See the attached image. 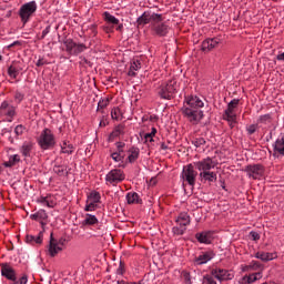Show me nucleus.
<instances>
[{
	"mask_svg": "<svg viewBox=\"0 0 284 284\" xmlns=\"http://www.w3.org/2000/svg\"><path fill=\"white\" fill-rule=\"evenodd\" d=\"M185 103L186 104L182 108V114L192 125H197L204 116L203 106L205 103L196 95L185 98Z\"/></svg>",
	"mask_w": 284,
	"mask_h": 284,
	"instance_id": "1",
	"label": "nucleus"
},
{
	"mask_svg": "<svg viewBox=\"0 0 284 284\" xmlns=\"http://www.w3.org/2000/svg\"><path fill=\"white\" fill-rule=\"evenodd\" d=\"M37 143L40 150H54V146L57 145V138L54 136L52 130L45 128L37 138Z\"/></svg>",
	"mask_w": 284,
	"mask_h": 284,
	"instance_id": "2",
	"label": "nucleus"
},
{
	"mask_svg": "<svg viewBox=\"0 0 284 284\" xmlns=\"http://www.w3.org/2000/svg\"><path fill=\"white\" fill-rule=\"evenodd\" d=\"M38 8H39V6L37 4V1H34V0H32L30 2H26L24 4H22L20 7L19 17H20L23 26H26V23L30 22V19H32L34 17V14H37Z\"/></svg>",
	"mask_w": 284,
	"mask_h": 284,
	"instance_id": "3",
	"label": "nucleus"
},
{
	"mask_svg": "<svg viewBox=\"0 0 284 284\" xmlns=\"http://www.w3.org/2000/svg\"><path fill=\"white\" fill-rule=\"evenodd\" d=\"M196 176H199V172L194 170V165L187 164L183 166L181 179L183 180V183H187L191 187H194L196 185Z\"/></svg>",
	"mask_w": 284,
	"mask_h": 284,
	"instance_id": "4",
	"label": "nucleus"
},
{
	"mask_svg": "<svg viewBox=\"0 0 284 284\" xmlns=\"http://www.w3.org/2000/svg\"><path fill=\"white\" fill-rule=\"evenodd\" d=\"M176 80H169L165 84L160 87L158 94L161 99L170 100L176 94Z\"/></svg>",
	"mask_w": 284,
	"mask_h": 284,
	"instance_id": "5",
	"label": "nucleus"
},
{
	"mask_svg": "<svg viewBox=\"0 0 284 284\" xmlns=\"http://www.w3.org/2000/svg\"><path fill=\"white\" fill-rule=\"evenodd\" d=\"M63 245H65V239L61 237L57 240L51 233L48 248L50 256H57L59 252H63Z\"/></svg>",
	"mask_w": 284,
	"mask_h": 284,
	"instance_id": "6",
	"label": "nucleus"
},
{
	"mask_svg": "<svg viewBox=\"0 0 284 284\" xmlns=\"http://www.w3.org/2000/svg\"><path fill=\"white\" fill-rule=\"evenodd\" d=\"M176 223L179 226L173 227V234H178L179 236H183L185 234V227L190 225V215L187 213H180L176 219Z\"/></svg>",
	"mask_w": 284,
	"mask_h": 284,
	"instance_id": "7",
	"label": "nucleus"
},
{
	"mask_svg": "<svg viewBox=\"0 0 284 284\" xmlns=\"http://www.w3.org/2000/svg\"><path fill=\"white\" fill-rule=\"evenodd\" d=\"M151 30L156 34V37H166L170 32V27L163 22V14H160V19L151 24Z\"/></svg>",
	"mask_w": 284,
	"mask_h": 284,
	"instance_id": "8",
	"label": "nucleus"
},
{
	"mask_svg": "<svg viewBox=\"0 0 284 284\" xmlns=\"http://www.w3.org/2000/svg\"><path fill=\"white\" fill-rule=\"evenodd\" d=\"M105 181L108 185H118L121 181H125V174L120 169H113L106 174Z\"/></svg>",
	"mask_w": 284,
	"mask_h": 284,
	"instance_id": "9",
	"label": "nucleus"
},
{
	"mask_svg": "<svg viewBox=\"0 0 284 284\" xmlns=\"http://www.w3.org/2000/svg\"><path fill=\"white\" fill-rule=\"evenodd\" d=\"M239 99H233L224 111L223 119L224 121H234L236 119V110H239Z\"/></svg>",
	"mask_w": 284,
	"mask_h": 284,
	"instance_id": "10",
	"label": "nucleus"
},
{
	"mask_svg": "<svg viewBox=\"0 0 284 284\" xmlns=\"http://www.w3.org/2000/svg\"><path fill=\"white\" fill-rule=\"evenodd\" d=\"M159 19H161V14L144 11L143 14L138 18L136 23L138 26H148V23L153 26L154 21H159Z\"/></svg>",
	"mask_w": 284,
	"mask_h": 284,
	"instance_id": "11",
	"label": "nucleus"
},
{
	"mask_svg": "<svg viewBox=\"0 0 284 284\" xmlns=\"http://www.w3.org/2000/svg\"><path fill=\"white\" fill-rule=\"evenodd\" d=\"M194 165L199 172H210V170H214V168H216V163L210 156L195 162Z\"/></svg>",
	"mask_w": 284,
	"mask_h": 284,
	"instance_id": "12",
	"label": "nucleus"
},
{
	"mask_svg": "<svg viewBox=\"0 0 284 284\" xmlns=\"http://www.w3.org/2000/svg\"><path fill=\"white\" fill-rule=\"evenodd\" d=\"M214 256H216L214 251L212 250L204 251V252H201L199 256L194 257L193 263L194 265H205L206 263H210V261H212Z\"/></svg>",
	"mask_w": 284,
	"mask_h": 284,
	"instance_id": "13",
	"label": "nucleus"
},
{
	"mask_svg": "<svg viewBox=\"0 0 284 284\" xmlns=\"http://www.w3.org/2000/svg\"><path fill=\"white\" fill-rule=\"evenodd\" d=\"M245 172L250 176V179H261L263 176L265 169L261 164H250L246 166Z\"/></svg>",
	"mask_w": 284,
	"mask_h": 284,
	"instance_id": "14",
	"label": "nucleus"
},
{
	"mask_svg": "<svg viewBox=\"0 0 284 284\" xmlns=\"http://www.w3.org/2000/svg\"><path fill=\"white\" fill-rule=\"evenodd\" d=\"M0 112L4 116H8L10 121L17 116V108L14 105L10 104L8 101H3L0 105Z\"/></svg>",
	"mask_w": 284,
	"mask_h": 284,
	"instance_id": "15",
	"label": "nucleus"
},
{
	"mask_svg": "<svg viewBox=\"0 0 284 284\" xmlns=\"http://www.w3.org/2000/svg\"><path fill=\"white\" fill-rule=\"evenodd\" d=\"M195 239L199 243H203L204 245H211L212 241H214V232L204 231L196 233Z\"/></svg>",
	"mask_w": 284,
	"mask_h": 284,
	"instance_id": "16",
	"label": "nucleus"
},
{
	"mask_svg": "<svg viewBox=\"0 0 284 284\" xmlns=\"http://www.w3.org/2000/svg\"><path fill=\"white\" fill-rule=\"evenodd\" d=\"M1 274L2 276H4V278L12 282L17 276V271H14V268L10 264L3 263L1 264Z\"/></svg>",
	"mask_w": 284,
	"mask_h": 284,
	"instance_id": "17",
	"label": "nucleus"
},
{
	"mask_svg": "<svg viewBox=\"0 0 284 284\" xmlns=\"http://www.w3.org/2000/svg\"><path fill=\"white\" fill-rule=\"evenodd\" d=\"M221 43L219 38H209L202 42V52H211L216 45Z\"/></svg>",
	"mask_w": 284,
	"mask_h": 284,
	"instance_id": "18",
	"label": "nucleus"
},
{
	"mask_svg": "<svg viewBox=\"0 0 284 284\" xmlns=\"http://www.w3.org/2000/svg\"><path fill=\"white\" fill-rule=\"evenodd\" d=\"M274 152L275 154H280L284 156V133L281 134L274 143Z\"/></svg>",
	"mask_w": 284,
	"mask_h": 284,
	"instance_id": "19",
	"label": "nucleus"
},
{
	"mask_svg": "<svg viewBox=\"0 0 284 284\" xmlns=\"http://www.w3.org/2000/svg\"><path fill=\"white\" fill-rule=\"evenodd\" d=\"M263 278V274L261 272L257 273H252L250 275H245L242 278V284H252V283H256V281Z\"/></svg>",
	"mask_w": 284,
	"mask_h": 284,
	"instance_id": "20",
	"label": "nucleus"
},
{
	"mask_svg": "<svg viewBox=\"0 0 284 284\" xmlns=\"http://www.w3.org/2000/svg\"><path fill=\"white\" fill-rule=\"evenodd\" d=\"M34 149L33 142H23L20 152L22 156H26V159L30 158L32 154V150Z\"/></svg>",
	"mask_w": 284,
	"mask_h": 284,
	"instance_id": "21",
	"label": "nucleus"
},
{
	"mask_svg": "<svg viewBox=\"0 0 284 284\" xmlns=\"http://www.w3.org/2000/svg\"><path fill=\"white\" fill-rule=\"evenodd\" d=\"M128 152H129V155L126 158V161H129V163L136 162V160L139 159V154H141V150H139V148L136 146L130 148Z\"/></svg>",
	"mask_w": 284,
	"mask_h": 284,
	"instance_id": "22",
	"label": "nucleus"
},
{
	"mask_svg": "<svg viewBox=\"0 0 284 284\" xmlns=\"http://www.w3.org/2000/svg\"><path fill=\"white\" fill-rule=\"evenodd\" d=\"M200 179L201 181H207L209 183H214L217 176L215 172L204 171V172H200Z\"/></svg>",
	"mask_w": 284,
	"mask_h": 284,
	"instance_id": "23",
	"label": "nucleus"
},
{
	"mask_svg": "<svg viewBox=\"0 0 284 284\" xmlns=\"http://www.w3.org/2000/svg\"><path fill=\"white\" fill-rule=\"evenodd\" d=\"M38 202L47 207H54V205H57L54 196L52 195L41 196L40 199H38Z\"/></svg>",
	"mask_w": 284,
	"mask_h": 284,
	"instance_id": "24",
	"label": "nucleus"
},
{
	"mask_svg": "<svg viewBox=\"0 0 284 284\" xmlns=\"http://www.w3.org/2000/svg\"><path fill=\"white\" fill-rule=\"evenodd\" d=\"M27 243L31 245H41L43 243V233H39V235H27L26 237Z\"/></svg>",
	"mask_w": 284,
	"mask_h": 284,
	"instance_id": "25",
	"label": "nucleus"
},
{
	"mask_svg": "<svg viewBox=\"0 0 284 284\" xmlns=\"http://www.w3.org/2000/svg\"><path fill=\"white\" fill-rule=\"evenodd\" d=\"M211 274L217 278V281H225L227 278V271L223 268H213Z\"/></svg>",
	"mask_w": 284,
	"mask_h": 284,
	"instance_id": "26",
	"label": "nucleus"
},
{
	"mask_svg": "<svg viewBox=\"0 0 284 284\" xmlns=\"http://www.w3.org/2000/svg\"><path fill=\"white\" fill-rule=\"evenodd\" d=\"M255 258H260V261L264 262L274 261V258H276V253L257 252Z\"/></svg>",
	"mask_w": 284,
	"mask_h": 284,
	"instance_id": "27",
	"label": "nucleus"
},
{
	"mask_svg": "<svg viewBox=\"0 0 284 284\" xmlns=\"http://www.w3.org/2000/svg\"><path fill=\"white\" fill-rule=\"evenodd\" d=\"M21 161L19 154L10 155L9 161L3 162L4 168H14Z\"/></svg>",
	"mask_w": 284,
	"mask_h": 284,
	"instance_id": "28",
	"label": "nucleus"
},
{
	"mask_svg": "<svg viewBox=\"0 0 284 284\" xmlns=\"http://www.w3.org/2000/svg\"><path fill=\"white\" fill-rule=\"evenodd\" d=\"M63 44L65 45V52H68V54H74V48L77 47V42H74V40L72 39H67L63 41Z\"/></svg>",
	"mask_w": 284,
	"mask_h": 284,
	"instance_id": "29",
	"label": "nucleus"
},
{
	"mask_svg": "<svg viewBox=\"0 0 284 284\" xmlns=\"http://www.w3.org/2000/svg\"><path fill=\"white\" fill-rule=\"evenodd\" d=\"M99 223V219L92 214H85L82 225H97Z\"/></svg>",
	"mask_w": 284,
	"mask_h": 284,
	"instance_id": "30",
	"label": "nucleus"
},
{
	"mask_svg": "<svg viewBox=\"0 0 284 284\" xmlns=\"http://www.w3.org/2000/svg\"><path fill=\"white\" fill-rule=\"evenodd\" d=\"M104 17V21H106V23H111L112 26H119V19H116V17L110 14V12L105 11L103 13Z\"/></svg>",
	"mask_w": 284,
	"mask_h": 284,
	"instance_id": "31",
	"label": "nucleus"
},
{
	"mask_svg": "<svg viewBox=\"0 0 284 284\" xmlns=\"http://www.w3.org/2000/svg\"><path fill=\"white\" fill-rule=\"evenodd\" d=\"M62 154H72L74 152V146L71 143L63 142L61 145Z\"/></svg>",
	"mask_w": 284,
	"mask_h": 284,
	"instance_id": "32",
	"label": "nucleus"
},
{
	"mask_svg": "<svg viewBox=\"0 0 284 284\" xmlns=\"http://www.w3.org/2000/svg\"><path fill=\"white\" fill-rule=\"evenodd\" d=\"M88 201H90L91 203H100L101 202V193L93 191L90 193V195L88 196Z\"/></svg>",
	"mask_w": 284,
	"mask_h": 284,
	"instance_id": "33",
	"label": "nucleus"
},
{
	"mask_svg": "<svg viewBox=\"0 0 284 284\" xmlns=\"http://www.w3.org/2000/svg\"><path fill=\"white\" fill-rule=\"evenodd\" d=\"M121 134H123V126L119 125L110 134V141H114V139L121 136Z\"/></svg>",
	"mask_w": 284,
	"mask_h": 284,
	"instance_id": "34",
	"label": "nucleus"
},
{
	"mask_svg": "<svg viewBox=\"0 0 284 284\" xmlns=\"http://www.w3.org/2000/svg\"><path fill=\"white\" fill-rule=\"evenodd\" d=\"M38 221L41 223L42 227L43 225H45V222H43L48 221V213L45 212V210L38 211Z\"/></svg>",
	"mask_w": 284,
	"mask_h": 284,
	"instance_id": "35",
	"label": "nucleus"
},
{
	"mask_svg": "<svg viewBox=\"0 0 284 284\" xmlns=\"http://www.w3.org/2000/svg\"><path fill=\"white\" fill-rule=\"evenodd\" d=\"M85 50H88V47L83 43H75V48L73 50V57H77L79 54H81V52H85Z\"/></svg>",
	"mask_w": 284,
	"mask_h": 284,
	"instance_id": "36",
	"label": "nucleus"
},
{
	"mask_svg": "<svg viewBox=\"0 0 284 284\" xmlns=\"http://www.w3.org/2000/svg\"><path fill=\"white\" fill-rule=\"evenodd\" d=\"M126 201H128L129 205H132V203H139V194L138 193H128Z\"/></svg>",
	"mask_w": 284,
	"mask_h": 284,
	"instance_id": "37",
	"label": "nucleus"
},
{
	"mask_svg": "<svg viewBox=\"0 0 284 284\" xmlns=\"http://www.w3.org/2000/svg\"><path fill=\"white\" fill-rule=\"evenodd\" d=\"M10 284H28V276L23 274L20 277L14 276V280L11 281Z\"/></svg>",
	"mask_w": 284,
	"mask_h": 284,
	"instance_id": "38",
	"label": "nucleus"
},
{
	"mask_svg": "<svg viewBox=\"0 0 284 284\" xmlns=\"http://www.w3.org/2000/svg\"><path fill=\"white\" fill-rule=\"evenodd\" d=\"M8 74L11 79H17V77H19V69H17V67L10 65L8 68Z\"/></svg>",
	"mask_w": 284,
	"mask_h": 284,
	"instance_id": "39",
	"label": "nucleus"
},
{
	"mask_svg": "<svg viewBox=\"0 0 284 284\" xmlns=\"http://www.w3.org/2000/svg\"><path fill=\"white\" fill-rule=\"evenodd\" d=\"M110 105V99H102L98 103V112H103L105 110V106Z\"/></svg>",
	"mask_w": 284,
	"mask_h": 284,
	"instance_id": "40",
	"label": "nucleus"
},
{
	"mask_svg": "<svg viewBox=\"0 0 284 284\" xmlns=\"http://www.w3.org/2000/svg\"><path fill=\"white\" fill-rule=\"evenodd\" d=\"M13 99H14L16 103H21V101H23L26 99V93L17 90L13 94Z\"/></svg>",
	"mask_w": 284,
	"mask_h": 284,
	"instance_id": "41",
	"label": "nucleus"
},
{
	"mask_svg": "<svg viewBox=\"0 0 284 284\" xmlns=\"http://www.w3.org/2000/svg\"><path fill=\"white\" fill-rule=\"evenodd\" d=\"M192 145H194L195 148H201V145H205V139L204 138H193Z\"/></svg>",
	"mask_w": 284,
	"mask_h": 284,
	"instance_id": "42",
	"label": "nucleus"
},
{
	"mask_svg": "<svg viewBox=\"0 0 284 284\" xmlns=\"http://www.w3.org/2000/svg\"><path fill=\"white\" fill-rule=\"evenodd\" d=\"M116 151H114L115 154H125V143L124 142H116L115 143Z\"/></svg>",
	"mask_w": 284,
	"mask_h": 284,
	"instance_id": "43",
	"label": "nucleus"
},
{
	"mask_svg": "<svg viewBox=\"0 0 284 284\" xmlns=\"http://www.w3.org/2000/svg\"><path fill=\"white\" fill-rule=\"evenodd\" d=\"M261 263L256 262V261H252L248 266H246V270H253L254 272H256V270H261Z\"/></svg>",
	"mask_w": 284,
	"mask_h": 284,
	"instance_id": "44",
	"label": "nucleus"
},
{
	"mask_svg": "<svg viewBox=\"0 0 284 284\" xmlns=\"http://www.w3.org/2000/svg\"><path fill=\"white\" fill-rule=\"evenodd\" d=\"M111 159H113V161H115V163H119L121 161H123V159H125V154H119V153H111Z\"/></svg>",
	"mask_w": 284,
	"mask_h": 284,
	"instance_id": "45",
	"label": "nucleus"
},
{
	"mask_svg": "<svg viewBox=\"0 0 284 284\" xmlns=\"http://www.w3.org/2000/svg\"><path fill=\"white\" fill-rule=\"evenodd\" d=\"M97 210V203L87 201L85 212H94Z\"/></svg>",
	"mask_w": 284,
	"mask_h": 284,
	"instance_id": "46",
	"label": "nucleus"
},
{
	"mask_svg": "<svg viewBox=\"0 0 284 284\" xmlns=\"http://www.w3.org/2000/svg\"><path fill=\"white\" fill-rule=\"evenodd\" d=\"M256 130H258V124H250L248 126H246V132L250 135L254 134Z\"/></svg>",
	"mask_w": 284,
	"mask_h": 284,
	"instance_id": "47",
	"label": "nucleus"
},
{
	"mask_svg": "<svg viewBox=\"0 0 284 284\" xmlns=\"http://www.w3.org/2000/svg\"><path fill=\"white\" fill-rule=\"evenodd\" d=\"M23 132H26V126L24 125H17L14 129V133L17 134V136H21V134H23Z\"/></svg>",
	"mask_w": 284,
	"mask_h": 284,
	"instance_id": "48",
	"label": "nucleus"
},
{
	"mask_svg": "<svg viewBox=\"0 0 284 284\" xmlns=\"http://www.w3.org/2000/svg\"><path fill=\"white\" fill-rule=\"evenodd\" d=\"M131 70H135V72L138 71V70H141V61H139V60H134L132 63H131Z\"/></svg>",
	"mask_w": 284,
	"mask_h": 284,
	"instance_id": "49",
	"label": "nucleus"
},
{
	"mask_svg": "<svg viewBox=\"0 0 284 284\" xmlns=\"http://www.w3.org/2000/svg\"><path fill=\"white\" fill-rule=\"evenodd\" d=\"M203 283L204 284H216V280H214V277H212L210 275H205Z\"/></svg>",
	"mask_w": 284,
	"mask_h": 284,
	"instance_id": "50",
	"label": "nucleus"
},
{
	"mask_svg": "<svg viewBox=\"0 0 284 284\" xmlns=\"http://www.w3.org/2000/svg\"><path fill=\"white\" fill-rule=\"evenodd\" d=\"M53 172H55V174H58L59 176H63V172H65V168H63V166H54L53 168Z\"/></svg>",
	"mask_w": 284,
	"mask_h": 284,
	"instance_id": "51",
	"label": "nucleus"
},
{
	"mask_svg": "<svg viewBox=\"0 0 284 284\" xmlns=\"http://www.w3.org/2000/svg\"><path fill=\"white\" fill-rule=\"evenodd\" d=\"M119 114H121V110H119V109H113L111 111V116H112V119H115V121H119Z\"/></svg>",
	"mask_w": 284,
	"mask_h": 284,
	"instance_id": "52",
	"label": "nucleus"
},
{
	"mask_svg": "<svg viewBox=\"0 0 284 284\" xmlns=\"http://www.w3.org/2000/svg\"><path fill=\"white\" fill-rule=\"evenodd\" d=\"M144 141L145 143H154V135H151L150 133H145Z\"/></svg>",
	"mask_w": 284,
	"mask_h": 284,
	"instance_id": "53",
	"label": "nucleus"
},
{
	"mask_svg": "<svg viewBox=\"0 0 284 284\" xmlns=\"http://www.w3.org/2000/svg\"><path fill=\"white\" fill-rule=\"evenodd\" d=\"M124 272H125V266L123 265V262H120L116 274L123 275Z\"/></svg>",
	"mask_w": 284,
	"mask_h": 284,
	"instance_id": "54",
	"label": "nucleus"
},
{
	"mask_svg": "<svg viewBox=\"0 0 284 284\" xmlns=\"http://www.w3.org/2000/svg\"><path fill=\"white\" fill-rule=\"evenodd\" d=\"M267 121H270V114L262 115L258 119L260 123H267Z\"/></svg>",
	"mask_w": 284,
	"mask_h": 284,
	"instance_id": "55",
	"label": "nucleus"
},
{
	"mask_svg": "<svg viewBox=\"0 0 284 284\" xmlns=\"http://www.w3.org/2000/svg\"><path fill=\"white\" fill-rule=\"evenodd\" d=\"M183 278H184L186 284H192V277L190 276V273H187V272L184 273Z\"/></svg>",
	"mask_w": 284,
	"mask_h": 284,
	"instance_id": "56",
	"label": "nucleus"
},
{
	"mask_svg": "<svg viewBox=\"0 0 284 284\" xmlns=\"http://www.w3.org/2000/svg\"><path fill=\"white\" fill-rule=\"evenodd\" d=\"M50 29L51 27L48 26L43 31H42V36L40 39H45V37H48V34H50Z\"/></svg>",
	"mask_w": 284,
	"mask_h": 284,
	"instance_id": "57",
	"label": "nucleus"
},
{
	"mask_svg": "<svg viewBox=\"0 0 284 284\" xmlns=\"http://www.w3.org/2000/svg\"><path fill=\"white\" fill-rule=\"evenodd\" d=\"M250 234L253 241H258L261 239V235L257 232L252 231Z\"/></svg>",
	"mask_w": 284,
	"mask_h": 284,
	"instance_id": "58",
	"label": "nucleus"
},
{
	"mask_svg": "<svg viewBox=\"0 0 284 284\" xmlns=\"http://www.w3.org/2000/svg\"><path fill=\"white\" fill-rule=\"evenodd\" d=\"M129 77H136V71L132 68H130L129 72H128Z\"/></svg>",
	"mask_w": 284,
	"mask_h": 284,
	"instance_id": "59",
	"label": "nucleus"
},
{
	"mask_svg": "<svg viewBox=\"0 0 284 284\" xmlns=\"http://www.w3.org/2000/svg\"><path fill=\"white\" fill-rule=\"evenodd\" d=\"M36 65H38V68H41V65H45V61L43 59H39Z\"/></svg>",
	"mask_w": 284,
	"mask_h": 284,
	"instance_id": "60",
	"label": "nucleus"
},
{
	"mask_svg": "<svg viewBox=\"0 0 284 284\" xmlns=\"http://www.w3.org/2000/svg\"><path fill=\"white\" fill-rule=\"evenodd\" d=\"M90 30L93 33V37H97V24H92Z\"/></svg>",
	"mask_w": 284,
	"mask_h": 284,
	"instance_id": "61",
	"label": "nucleus"
},
{
	"mask_svg": "<svg viewBox=\"0 0 284 284\" xmlns=\"http://www.w3.org/2000/svg\"><path fill=\"white\" fill-rule=\"evenodd\" d=\"M30 219H31L32 221H39V214H38V213L31 214V215H30Z\"/></svg>",
	"mask_w": 284,
	"mask_h": 284,
	"instance_id": "62",
	"label": "nucleus"
},
{
	"mask_svg": "<svg viewBox=\"0 0 284 284\" xmlns=\"http://www.w3.org/2000/svg\"><path fill=\"white\" fill-rule=\"evenodd\" d=\"M115 30H116L118 32H123V23H120V22H119V24H118V27L115 28Z\"/></svg>",
	"mask_w": 284,
	"mask_h": 284,
	"instance_id": "63",
	"label": "nucleus"
},
{
	"mask_svg": "<svg viewBox=\"0 0 284 284\" xmlns=\"http://www.w3.org/2000/svg\"><path fill=\"white\" fill-rule=\"evenodd\" d=\"M277 61H284V52L277 55Z\"/></svg>",
	"mask_w": 284,
	"mask_h": 284,
	"instance_id": "64",
	"label": "nucleus"
}]
</instances>
